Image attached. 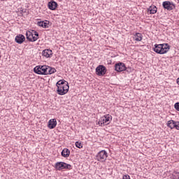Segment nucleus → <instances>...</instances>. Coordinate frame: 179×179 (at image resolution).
<instances>
[{"mask_svg": "<svg viewBox=\"0 0 179 179\" xmlns=\"http://www.w3.org/2000/svg\"><path fill=\"white\" fill-rule=\"evenodd\" d=\"M56 86L57 87V94L60 96H64V94H66L68 92H69V85L68 82L64 80H60L56 83Z\"/></svg>", "mask_w": 179, "mask_h": 179, "instance_id": "obj_1", "label": "nucleus"}, {"mask_svg": "<svg viewBox=\"0 0 179 179\" xmlns=\"http://www.w3.org/2000/svg\"><path fill=\"white\" fill-rule=\"evenodd\" d=\"M170 50V45L168 43L155 44L154 51L157 54H167Z\"/></svg>", "mask_w": 179, "mask_h": 179, "instance_id": "obj_2", "label": "nucleus"}, {"mask_svg": "<svg viewBox=\"0 0 179 179\" xmlns=\"http://www.w3.org/2000/svg\"><path fill=\"white\" fill-rule=\"evenodd\" d=\"M27 38L29 41H37L38 40V32L36 31H27L26 33Z\"/></svg>", "mask_w": 179, "mask_h": 179, "instance_id": "obj_3", "label": "nucleus"}, {"mask_svg": "<svg viewBox=\"0 0 179 179\" xmlns=\"http://www.w3.org/2000/svg\"><path fill=\"white\" fill-rule=\"evenodd\" d=\"M47 66H36L34 69V71L38 75H47Z\"/></svg>", "mask_w": 179, "mask_h": 179, "instance_id": "obj_4", "label": "nucleus"}, {"mask_svg": "<svg viewBox=\"0 0 179 179\" xmlns=\"http://www.w3.org/2000/svg\"><path fill=\"white\" fill-rule=\"evenodd\" d=\"M71 167L72 166L71 164L62 162H57L55 164V169L59 171L64 170V169L71 170Z\"/></svg>", "mask_w": 179, "mask_h": 179, "instance_id": "obj_5", "label": "nucleus"}, {"mask_svg": "<svg viewBox=\"0 0 179 179\" xmlns=\"http://www.w3.org/2000/svg\"><path fill=\"white\" fill-rule=\"evenodd\" d=\"M110 120H111V116H110V115H104L99 119L98 124L100 127H103V125H108V124H110Z\"/></svg>", "mask_w": 179, "mask_h": 179, "instance_id": "obj_6", "label": "nucleus"}, {"mask_svg": "<svg viewBox=\"0 0 179 179\" xmlns=\"http://www.w3.org/2000/svg\"><path fill=\"white\" fill-rule=\"evenodd\" d=\"M96 157L98 162H106V160H107V152H106V150H101L98 153Z\"/></svg>", "mask_w": 179, "mask_h": 179, "instance_id": "obj_7", "label": "nucleus"}, {"mask_svg": "<svg viewBox=\"0 0 179 179\" xmlns=\"http://www.w3.org/2000/svg\"><path fill=\"white\" fill-rule=\"evenodd\" d=\"M106 72H107V69H106V66L103 65H99L96 68V73L98 76L106 75Z\"/></svg>", "mask_w": 179, "mask_h": 179, "instance_id": "obj_8", "label": "nucleus"}, {"mask_svg": "<svg viewBox=\"0 0 179 179\" xmlns=\"http://www.w3.org/2000/svg\"><path fill=\"white\" fill-rule=\"evenodd\" d=\"M126 70L127 66H125L124 63H117L115 65V71H117V72H122Z\"/></svg>", "mask_w": 179, "mask_h": 179, "instance_id": "obj_9", "label": "nucleus"}, {"mask_svg": "<svg viewBox=\"0 0 179 179\" xmlns=\"http://www.w3.org/2000/svg\"><path fill=\"white\" fill-rule=\"evenodd\" d=\"M42 55L45 58H51L52 57V50L50 49H46L43 50Z\"/></svg>", "mask_w": 179, "mask_h": 179, "instance_id": "obj_10", "label": "nucleus"}, {"mask_svg": "<svg viewBox=\"0 0 179 179\" xmlns=\"http://www.w3.org/2000/svg\"><path fill=\"white\" fill-rule=\"evenodd\" d=\"M48 127L50 129H54L57 127V119H51L48 122Z\"/></svg>", "mask_w": 179, "mask_h": 179, "instance_id": "obj_11", "label": "nucleus"}, {"mask_svg": "<svg viewBox=\"0 0 179 179\" xmlns=\"http://www.w3.org/2000/svg\"><path fill=\"white\" fill-rule=\"evenodd\" d=\"M164 9H167V10H173V3L170 1H164L162 3Z\"/></svg>", "mask_w": 179, "mask_h": 179, "instance_id": "obj_12", "label": "nucleus"}, {"mask_svg": "<svg viewBox=\"0 0 179 179\" xmlns=\"http://www.w3.org/2000/svg\"><path fill=\"white\" fill-rule=\"evenodd\" d=\"M24 40H26V38L22 34H20L15 37V41L17 43V44H22Z\"/></svg>", "mask_w": 179, "mask_h": 179, "instance_id": "obj_13", "label": "nucleus"}, {"mask_svg": "<svg viewBox=\"0 0 179 179\" xmlns=\"http://www.w3.org/2000/svg\"><path fill=\"white\" fill-rule=\"evenodd\" d=\"M58 4L55 1H50L48 3V8L50 9V10H55L57 9V6Z\"/></svg>", "mask_w": 179, "mask_h": 179, "instance_id": "obj_14", "label": "nucleus"}, {"mask_svg": "<svg viewBox=\"0 0 179 179\" xmlns=\"http://www.w3.org/2000/svg\"><path fill=\"white\" fill-rule=\"evenodd\" d=\"M148 12H150V15H155L157 12V8L155 6H150L148 8Z\"/></svg>", "mask_w": 179, "mask_h": 179, "instance_id": "obj_15", "label": "nucleus"}, {"mask_svg": "<svg viewBox=\"0 0 179 179\" xmlns=\"http://www.w3.org/2000/svg\"><path fill=\"white\" fill-rule=\"evenodd\" d=\"M55 72H57V69H55V68L47 66L46 75H52V73H55Z\"/></svg>", "mask_w": 179, "mask_h": 179, "instance_id": "obj_16", "label": "nucleus"}, {"mask_svg": "<svg viewBox=\"0 0 179 179\" xmlns=\"http://www.w3.org/2000/svg\"><path fill=\"white\" fill-rule=\"evenodd\" d=\"M69 155H71V151L68 148H64L62 151V156L63 157H69Z\"/></svg>", "mask_w": 179, "mask_h": 179, "instance_id": "obj_17", "label": "nucleus"}, {"mask_svg": "<svg viewBox=\"0 0 179 179\" xmlns=\"http://www.w3.org/2000/svg\"><path fill=\"white\" fill-rule=\"evenodd\" d=\"M134 41H142V34L136 33L133 37Z\"/></svg>", "mask_w": 179, "mask_h": 179, "instance_id": "obj_18", "label": "nucleus"}, {"mask_svg": "<svg viewBox=\"0 0 179 179\" xmlns=\"http://www.w3.org/2000/svg\"><path fill=\"white\" fill-rule=\"evenodd\" d=\"M176 126V121L174 120H169L167 122V127H169V128H171V129H174Z\"/></svg>", "mask_w": 179, "mask_h": 179, "instance_id": "obj_19", "label": "nucleus"}, {"mask_svg": "<svg viewBox=\"0 0 179 179\" xmlns=\"http://www.w3.org/2000/svg\"><path fill=\"white\" fill-rule=\"evenodd\" d=\"M76 148H78V149H82V148H83V145H82V143L79 141L76 142Z\"/></svg>", "mask_w": 179, "mask_h": 179, "instance_id": "obj_20", "label": "nucleus"}, {"mask_svg": "<svg viewBox=\"0 0 179 179\" xmlns=\"http://www.w3.org/2000/svg\"><path fill=\"white\" fill-rule=\"evenodd\" d=\"M42 27H43V29H48V23L47 22V21H43Z\"/></svg>", "mask_w": 179, "mask_h": 179, "instance_id": "obj_21", "label": "nucleus"}, {"mask_svg": "<svg viewBox=\"0 0 179 179\" xmlns=\"http://www.w3.org/2000/svg\"><path fill=\"white\" fill-rule=\"evenodd\" d=\"M174 107L177 111H179V102L176 103Z\"/></svg>", "mask_w": 179, "mask_h": 179, "instance_id": "obj_22", "label": "nucleus"}, {"mask_svg": "<svg viewBox=\"0 0 179 179\" xmlns=\"http://www.w3.org/2000/svg\"><path fill=\"white\" fill-rule=\"evenodd\" d=\"M173 179H179V173L172 176Z\"/></svg>", "mask_w": 179, "mask_h": 179, "instance_id": "obj_23", "label": "nucleus"}, {"mask_svg": "<svg viewBox=\"0 0 179 179\" xmlns=\"http://www.w3.org/2000/svg\"><path fill=\"white\" fill-rule=\"evenodd\" d=\"M175 128L176 129H178V131H179V122H175Z\"/></svg>", "mask_w": 179, "mask_h": 179, "instance_id": "obj_24", "label": "nucleus"}, {"mask_svg": "<svg viewBox=\"0 0 179 179\" xmlns=\"http://www.w3.org/2000/svg\"><path fill=\"white\" fill-rule=\"evenodd\" d=\"M43 21H40L37 22L38 26H39L40 27H43Z\"/></svg>", "mask_w": 179, "mask_h": 179, "instance_id": "obj_25", "label": "nucleus"}, {"mask_svg": "<svg viewBox=\"0 0 179 179\" xmlns=\"http://www.w3.org/2000/svg\"><path fill=\"white\" fill-rule=\"evenodd\" d=\"M122 179H131V177L129 175H124Z\"/></svg>", "mask_w": 179, "mask_h": 179, "instance_id": "obj_26", "label": "nucleus"}, {"mask_svg": "<svg viewBox=\"0 0 179 179\" xmlns=\"http://www.w3.org/2000/svg\"><path fill=\"white\" fill-rule=\"evenodd\" d=\"M178 2H179V0H178Z\"/></svg>", "mask_w": 179, "mask_h": 179, "instance_id": "obj_27", "label": "nucleus"}, {"mask_svg": "<svg viewBox=\"0 0 179 179\" xmlns=\"http://www.w3.org/2000/svg\"><path fill=\"white\" fill-rule=\"evenodd\" d=\"M1 1H5V0H1Z\"/></svg>", "mask_w": 179, "mask_h": 179, "instance_id": "obj_28", "label": "nucleus"}]
</instances>
